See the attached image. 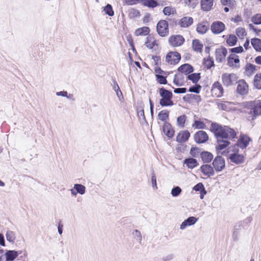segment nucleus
Masks as SVG:
<instances>
[{
    "label": "nucleus",
    "instance_id": "1",
    "mask_svg": "<svg viewBox=\"0 0 261 261\" xmlns=\"http://www.w3.org/2000/svg\"><path fill=\"white\" fill-rule=\"evenodd\" d=\"M210 130L214 133L218 145L216 146L217 150H222L227 147L230 142L229 139H234L236 136V132L228 126H222L217 123H212Z\"/></svg>",
    "mask_w": 261,
    "mask_h": 261
},
{
    "label": "nucleus",
    "instance_id": "2",
    "mask_svg": "<svg viewBox=\"0 0 261 261\" xmlns=\"http://www.w3.org/2000/svg\"><path fill=\"white\" fill-rule=\"evenodd\" d=\"M242 106L245 109L244 112L250 115L251 120L261 115V100L244 102Z\"/></svg>",
    "mask_w": 261,
    "mask_h": 261
},
{
    "label": "nucleus",
    "instance_id": "3",
    "mask_svg": "<svg viewBox=\"0 0 261 261\" xmlns=\"http://www.w3.org/2000/svg\"><path fill=\"white\" fill-rule=\"evenodd\" d=\"M159 94L162 98L160 100V104L162 107L172 106L174 105L172 98V93L164 88L159 89Z\"/></svg>",
    "mask_w": 261,
    "mask_h": 261
},
{
    "label": "nucleus",
    "instance_id": "4",
    "mask_svg": "<svg viewBox=\"0 0 261 261\" xmlns=\"http://www.w3.org/2000/svg\"><path fill=\"white\" fill-rule=\"evenodd\" d=\"M156 31L161 37H165L169 34L168 23L166 20L159 21L156 25Z\"/></svg>",
    "mask_w": 261,
    "mask_h": 261
},
{
    "label": "nucleus",
    "instance_id": "5",
    "mask_svg": "<svg viewBox=\"0 0 261 261\" xmlns=\"http://www.w3.org/2000/svg\"><path fill=\"white\" fill-rule=\"evenodd\" d=\"M237 75L234 73H225L222 75V81L223 85L226 87H229L237 83L238 80Z\"/></svg>",
    "mask_w": 261,
    "mask_h": 261
},
{
    "label": "nucleus",
    "instance_id": "6",
    "mask_svg": "<svg viewBox=\"0 0 261 261\" xmlns=\"http://www.w3.org/2000/svg\"><path fill=\"white\" fill-rule=\"evenodd\" d=\"M237 84L236 92L241 96L247 95L249 91V86L244 80H240L236 83Z\"/></svg>",
    "mask_w": 261,
    "mask_h": 261
},
{
    "label": "nucleus",
    "instance_id": "7",
    "mask_svg": "<svg viewBox=\"0 0 261 261\" xmlns=\"http://www.w3.org/2000/svg\"><path fill=\"white\" fill-rule=\"evenodd\" d=\"M181 59L180 55L176 51L169 52L166 56V61L170 64L175 65Z\"/></svg>",
    "mask_w": 261,
    "mask_h": 261
},
{
    "label": "nucleus",
    "instance_id": "8",
    "mask_svg": "<svg viewBox=\"0 0 261 261\" xmlns=\"http://www.w3.org/2000/svg\"><path fill=\"white\" fill-rule=\"evenodd\" d=\"M184 41V38L180 35H172L169 38V44L173 47L180 46Z\"/></svg>",
    "mask_w": 261,
    "mask_h": 261
},
{
    "label": "nucleus",
    "instance_id": "9",
    "mask_svg": "<svg viewBox=\"0 0 261 261\" xmlns=\"http://www.w3.org/2000/svg\"><path fill=\"white\" fill-rule=\"evenodd\" d=\"M213 165L215 170L220 172L225 167V160L221 156L218 155L213 161Z\"/></svg>",
    "mask_w": 261,
    "mask_h": 261
},
{
    "label": "nucleus",
    "instance_id": "10",
    "mask_svg": "<svg viewBox=\"0 0 261 261\" xmlns=\"http://www.w3.org/2000/svg\"><path fill=\"white\" fill-rule=\"evenodd\" d=\"M216 60L217 62L222 63L225 60L227 50L225 47L217 48L215 51Z\"/></svg>",
    "mask_w": 261,
    "mask_h": 261
},
{
    "label": "nucleus",
    "instance_id": "11",
    "mask_svg": "<svg viewBox=\"0 0 261 261\" xmlns=\"http://www.w3.org/2000/svg\"><path fill=\"white\" fill-rule=\"evenodd\" d=\"M194 139L197 143H203L208 140V136L205 132L199 130L195 134Z\"/></svg>",
    "mask_w": 261,
    "mask_h": 261
},
{
    "label": "nucleus",
    "instance_id": "12",
    "mask_svg": "<svg viewBox=\"0 0 261 261\" xmlns=\"http://www.w3.org/2000/svg\"><path fill=\"white\" fill-rule=\"evenodd\" d=\"M223 88L219 82H215L212 86L211 92L216 97H221L223 94Z\"/></svg>",
    "mask_w": 261,
    "mask_h": 261
},
{
    "label": "nucleus",
    "instance_id": "13",
    "mask_svg": "<svg viewBox=\"0 0 261 261\" xmlns=\"http://www.w3.org/2000/svg\"><path fill=\"white\" fill-rule=\"evenodd\" d=\"M224 29L225 25L221 21L214 22L211 25V30L212 32L216 34L221 33L224 30Z\"/></svg>",
    "mask_w": 261,
    "mask_h": 261
},
{
    "label": "nucleus",
    "instance_id": "14",
    "mask_svg": "<svg viewBox=\"0 0 261 261\" xmlns=\"http://www.w3.org/2000/svg\"><path fill=\"white\" fill-rule=\"evenodd\" d=\"M21 253V251L6 250L4 254L6 257L5 261H13Z\"/></svg>",
    "mask_w": 261,
    "mask_h": 261
},
{
    "label": "nucleus",
    "instance_id": "15",
    "mask_svg": "<svg viewBox=\"0 0 261 261\" xmlns=\"http://www.w3.org/2000/svg\"><path fill=\"white\" fill-rule=\"evenodd\" d=\"M228 65L232 68H238L239 67L240 60L239 57L234 54L230 55L228 58Z\"/></svg>",
    "mask_w": 261,
    "mask_h": 261
},
{
    "label": "nucleus",
    "instance_id": "16",
    "mask_svg": "<svg viewBox=\"0 0 261 261\" xmlns=\"http://www.w3.org/2000/svg\"><path fill=\"white\" fill-rule=\"evenodd\" d=\"M229 159L231 162L236 164H242L245 161V157L243 155L236 153L230 154L229 155Z\"/></svg>",
    "mask_w": 261,
    "mask_h": 261
},
{
    "label": "nucleus",
    "instance_id": "17",
    "mask_svg": "<svg viewBox=\"0 0 261 261\" xmlns=\"http://www.w3.org/2000/svg\"><path fill=\"white\" fill-rule=\"evenodd\" d=\"M200 170L204 175L208 177L213 176L214 174V170L210 165L204 164L201 166Z\"/></svg>",
    "mask_w": 261,
    "mask_h": 261
},
{
    "label": "nucleus",
    "instance_id": "18",
    "mask_svg": "<svg viewBox=\"0 0 261 261\" xmlns=\"http://www.w3.org/2000/svg\"><path fill=\"white\" fill-rule=\"evenodd\" d=\"M163 131L164 134L169 138H172L174 133L171 125L168 122H165L163 126Z\"/></svg>",
    "mask_w": 261,
    "mask_h": 261
},
{
    "label": "nucleus",
    "instance_id": "19",
    "mask_svg": "<svg viewBox=\"0 0 261 261\" xmlns=\"http://www.w3.org/2000/svg\"><path fill=\"white\" fill-rule=\"evenodd\" d=\"M193 67L189 64H184L180 66L178 68V71L184 73L186 75H189L193 71Z\"/></svg>",
    "mask_w": 261,
    "mask_h": 261
},
{
    "label": "nucleus",
    "instance_id": "20",
    "mask_svg": "<svg viewBox=\"0 0 261 261\" xmlns=\"http://www.w3.org/2000/svg\"><path fill=\"white\" fill-rule=\"evenodd\" d=\"M213 4L214 0H201V7L203 11H210L213 6Z\"/></svg>",
    "mask_w": 261,
    "mask_h": 261
},
{
    "label": "nucleus",
    "instance_id": "21",
    "mask_svg": "<svg viewBox=\"0 0 261 261\" xmlns=\"http://www.w3.org/2000/svg\"><path fill=\"white\" fill-rule=\"evenodd\" d=\"M233 104L231 102L224 101L217 102V107L219 110L229 111L231 110V105Z\"/></svg>",
    "mask_w": 261,
    "mask_h": 261
},
{
    "label": "nucleus",
    "instance_id": "22",
    "mask_svg": "<svg viewBox=\"0 0 261 261\" xmlns=\"http://www.w3.org/2000/svg\"><path fill=\"white\" fill-rule=\"evenodd\" d=\"M250 140L251 139L248 136L246 135L241 136L238 141L239 146L242 149L246 148Z\"/></svg>",
    "mask_w": 261,
    "mask_h": 261
},
{
    "label": "nucleus",
    "instance_id": "23",
    "mask_svg": "<svg viewBox=\"0 0 261 261\" xmlns=\"http://www.w3.org/2000/svg\"><path fill=\"white\" fill-rule=\"evenodd\" d=\"M190 136V134L188 131L181 132L176 137V141L179 143L184 142L189 139Z\"/></svg>",
    "mask_w": 261,
    "mask_h": 261
},
{
    "label": "nucleus",
    "instance_id": "24",
    "mask_svg": "<svg viewBox=\"0 0 261 261\" xmlns=\"http://www.w3.org/2000/svg\"><path fill=\"white\" fill-rule=\"evenodd\" d=\"M184 164L186 165L188 168L193 169L198 165L197 160L193 158H189L184 161Z\"/></svg>",
    "mask_w": 261,
    "mask_h": 261
},
{
    "label": "nucleus",
    "instance_id": "25",
    "mask_svg": "<svg viewBox=\"0 0 261 261\" xmlns=\"http://www.w3.org/2000/svg\"><path fill=\"white\" fill-rule=\"evenodd\" d=\"M201 158L204 163H210L213 159V155L208 151H203L200 153Z\"/></svg>",
    "mask_w": 261,
    "mask_h": 261
},
{
    "label": "nucleus",
    "instance_id": "26",
    "mask_svg": "<svg viewBox=\"0 0 261 261\" xmlns=\"http://www.w3.org/2000/svg\"><path fill=\"white\" fill-rule=\"evenodd\" d=\"M150 30L148 27H144L137 29L135 34L136 36H146L149 33Z\"/></svg>",
    "mask_w": 261,
    "mask_h": 261
},
{
    "label": "nucleus",
    "instance_id": "27",
    "mask_svg": "<svg viewBox=\"0 0 261 261\" xmlns=\"http://www.w3.org/2000/svg\"><path fill=\"white\" fill-rule=\"evenodd\" d=\"M192 23V17H182L179 21V24L181 27H188Z\"/></svg>",
    "mask_w": 261,
    "mask_h": 261
},
{
    "label": "nucleus",
    "instance_id": "28",
    "mask_svg": "<svg viewBox=\"0 0 261 261\" xmlns=\"http://www.w3.org/2000/svg\"><path fill=\"white\" fill-rule=\"evenodd\" d=\"M203 44L198 39H195L192 42V48L194 50L201 53L202 50Z\"/></svg>",
    "mask_w": 261,
    "mask_h": 261
},
{
    "label": "nucleus",
    "instance_id": "29",
    "mask_svg": "<svg viewBox=\"0 0 261 261\" xmlns=\"http://www.w3.org/2000/svg\"><path fill=\"white\" fill-rule=\"evenodd\" d=\"M139 2L142 5L149 8H154L157 6V2L153 0H138Z\"/></svg>",
    "mask_w": 261,
    "mask_h": 261
},
{
    "label": "nucleus",
    "instance_id": "30",
    "mask_svg": "<svg viewBox=\"0 0 261 261\" xmlns=\"http://www.w3.org/2000/svg\"><path fill=\"white\" fill-rule=\"evenodd\" d=\"M208 24L206 23H200L198 24L197 27V31L201 34H203L206 32L208 29Z\"/></svg>",
    "mask_w": 261,
    "mask_h": 261
},
{
    "label": "nucleus",
    "instance_id": "31",
    "mask_svg": "<svg viewBox=\"0 0 261 261\" xmlns=\"http://www.w3.org/2000/svg\"><path fill=\"white\" fill-rule=\"evenodd\" d=\"M169 112L167 110H162L159 112L158 115V118L163 122H167L169 119Z\"/></svg>",
    "mask_w": 261,
    "mask_h": 261
},
{
    "label": "nucleus",
    "instance_id": "32",
    "mask_svg": "<svg viewBox=\"0 0 261 261\" xmlns=\"http://www.w3.org/2000/svg\"><path fill=\"white\" fill-rule=\"evenodd\" d=\"M251 45L257 51H261V39L253 38L251 41Z\"/></svg>",
    "mask_w": 261,
    "mask_h": 261
},
{
    "label": "nucleus",
    "instance_id": "33",
    "mask_svg": "<svg viewBox=\"0 0 261 261\" xmlns=\"http://www.w3.org/2000/svg\"><path fill=\"white\" fill-rule=\"evenodd\" d=\"M253 85L256 89H261V73H257L254 76Z\"/></svg>",
    "mask_w": 261,
    "mask_h": 261
},
{
    "label": "nucleus",
    "instance_id": "34",
    "mask_svg": "<svg viewBox=\"0 0 261 261\" xmlns=\"http://www.w3.org/2000/svg\"><path fill=\"white\" fill-rule=\"evenodd\" d=\"M74 189L76 191V193H78L81 195H83L85 193L86 187L81 184H74Z\"/></svg>",
    "mask_w": 261,
    "mask_h": 261
},
{
    "label": "nucleus",
    "instance_id": "35",
    "mask_svg": "<svg viewBox=\"0 0 261 261\" xmlns=\"http://www.w3.org/2000/svg\"><path fill=\"white\" fill-rule=\"evenodd\" d=\"M7 240L10 243H13L15 240V233L11 230H7L6 234Z\"/></svg>",
    "mask_w": 261,
    "mask_h": 261
},
{
    "label": "nucleus",
    "instance_id": "36",
    "mask_svg": "<svg viewBox=\"0 0 261 261\" xmlns=\"http://www.w3.org/2000/svg\"><path fill=\"white\" fill-rule=\"evenodd\" d=\"M237 42V38L234 35H230L226 39V42L230 46L234 45Z\"/></svg>",
    "mask_w": 261,
    "mask_h": 261
},
{
    "label": "nucleus",
    "instance_id": "37",
    "mask_svg": "<svg viewBox=\"0 0 261 261\" xmlns=\"http://www.w3.org/2000/svg\"><path fill=\"white\" fill-rule=\"evenodd\" d=\"M200 78V73H192L189 74L187 79L191 80L193 83L196 84Z\"/></svg>",
    "mask_w": 261,
    "mask_h": 261
},
{
    "label": "nucleus",
    "instance_id": "38",
    "mask_svg": "<svg viewBox=\"0 0 261 261\" xmlns=\"http://www.w3.org/2000/svg\"><path fill=\"white\" fill-rule=\"evenodd\" d=\"M192 126L197 129H204L206 126L205 124L201 121L195 120L194 123L193 124Z\"/></svg>",
    "mask_w": 261,
    "mask_h": 261
},
{
    "label": "nucleus",
    "instance_id": "39",
    "mask_svg": "<svg viewBox=\"0 0 261 261\" xmlns=\"http://www.w3.org/2000/svg\"><path fill=\"white\" fill-rule=\"evenodd\" d=\"M203 64L205 67L207 69H210L214 66V61L210 57H208L207 59H204Z\"/></svg>",
    "mask_w": 261,
    "mask_h": 261
},
{
    "label": "nucleus",
    "instance_id": "40",
    "mask_svg": "<svg viewBox=\"0 0 261 261\" xmlns=\"http://www.w3.org/2000/svg\"><path fill=\"white\" fill-rule=\"evenodd\" d=\"M193 190H195V191H199V192H203L204 194H206V192L205 190L204 187L203 185L202 184V183H201V182H199L198 184L196 185L194 187Z\"/></svg>",
    "mask_w": 261,
    "mask_h": 261
},
{
    "label": "nucleus",
    "instance_id": "41",
    "mask_svg": "<svg viewBox=\"0 0 261 261\" xmlns=\"http://www.w3.org/2000/svg\"><path fill=\"white\" fill-rule=\"evenodd\" d=\"M155 78L156 81L160 84H166L167 81L166 76L163 75L155 74Z\"/></svg>",
    "mask_w": 261,
    "mask_h": 261
},
{
    "label": "nucleus",
    "instance_id": "42",
    "mask_svg": "<svg viewBox=\"0 0 261 261\" xmlns=\"http://www.w3.org/2000/svg\"><path fill=\"white\" fill-rule=\"evenodd\" d=\"M186 119V116L185 115H183L179 116L177 119V123L179 126L181 127H184Z\"/></svg>",
    "mask_w": 261,
    "mask_h": 261
},
{
    "label": "nucleus",
    "instance_id": "43",
    "mask_svg": "<svg viewBox=\"0 0 261 261\" xmlns=\"http://www.w3.org/2000/svg\"><path fill=\"white\" fill-rule=\"evenodd\" d=\"M181 191V189L179 187L176 186L171 190V194L173 197H177L179 195Z\"/></svg>",
    "mask_w": 261,
    "mask_h": 261
},
{
    "label": "nucleus",
    "instance_id": "44",
    "mask_svg": "<svg viewBox=\"0 0 261 261\" xmlns=\"http://www.w3.org/2000/svg\"><path fill=\"white\" fill-rule=\"evenodd\" d=\"M164 14L165 15H170L174 14L175 9L171 7H166L163 10Z\"/></svg>",
    "mask_w": 261,
    "mask_h": 261
},
{
    "label": "nucleus",
    "instance_id": "45",
    "mask_svg": "<svg viewBox=\"0 0 261 261\" xmlns=\"http://www.w3.org/2000/svg\"><path fill=\"white\" fill-rule=\"evenodd\" d=\"M151 38L148 37L145 42V46L149 49H152L156 44L155 41H151Z\"/></svg>",
    "mask_w": 261,
    "mask_h": 261
},
{
    "label": "nucleus",
    "instance_id": "46",
    "mask_svg": "<svg viewBox=\"0 0 261 261\" xmlns=\"http://www.w3.org/2000/svg\"><path fill=\"white\" fill-rule=\"evenodd\" d=\"M103 11H105L106 14H107L110 16H112L114 15V12L112 10V7L111 5L109 4H108L105 7H104Z\"/></svg>",
    "mask_w": 261,
    "mask_h": 261
},
{
    "label": "nucleus",
    "instance_id": "47",
    "mask_svg": "<svg viewBox=\"0 0 261 261\" xmlns=\"http://www.w3.org/2000/svg\"><path fill=\"white\" fill-rule=\"evenodd\" d=\"M245 69L247 72L251 74L255 70V66L251 63L247 64Z\"/></svg>",
    "mask_w": 261,
    "mask_h": 261
},
{
    "label": "nucleus",
    "instance_id": "48",
    "mask_svg": "<svg viewBox=\"0 0 261 261\" xmlns=\"http://www.w3.org/2000/svg\"><path fill=\"white\" fill-rule=\"evenodd\" d=\"M201 89V86L199 85L196 84L194 86L190 87L189 89V91L190 92L199 93Z\"/></svg>",
    "mask_w": 261,
    "mask_h": 261
},
{
    "label": "nucleus",
    "instance_id": "49",
    "mask_svg": "<svg viewBox=\"0 0 261 261\" xmlns=\"http://www.w3.org/2000/svg\"><path fill=\"white\" fill-rule=\"evenodd\" d=\"M185 3L189 7L194 8L198 4V0H185Z\"/></svg>",
    "mask_w": 261,
    "mask_h": 261
},
{
    "label": "nucleus",
    "instance_id": "50",
    "mask_svg": "<svg viewBox=\"0 0 261 261\" xmlns=\"http://www.w3.org/2000/svg\"><path fill=\"white\" fill-rule=\"evenodd\" d=\"M133 235L134 236L135 238L140 243H141L142 241V235L140 231L137 229H136L133 232Z\"/></svg>",
    "mask_w": 261,
    "mask_h": 261
},
{
    "label": "nucleus",
    "instance_id": "51",
    "mask_svg": "<svg viewBox=\"0 0 261 261\" xmlns=\"http://www.w3.org/2000/svg\"><path fill=\"white\" fill-rule=\"evenodd\" d=\"M179 76H181V74H175L173 79V83L177 86H180L183 85V83L180 81Z\"/></svg>",
    "mask_w": 261,
    "mask_h": 261
},
{
    "label": "nucleus",
    "instance_id": "52",
    "mask_svg": "<svg viewBox=\"0 0 261 261\" xmlns=\"http://www.w3.org/2000/svg\"><path fill=\"white\" fill-rule=\"evenodd\" d=\"M197 218H196L195 217H189L185 220L186 222L188 223V225L191 226L195 224L197 221Z\"/></svg>",
    "mask_w": 261,
    "mask_h": 261
},
{
    "label": "nucleus",
    "instance_id": "53",
    "mask_svg": "<svg viewBox=\"0 0 261 261\" xmlns=\"http://www.w3.org/2000/svg\"><path fill=\"white\" fill-rule=\"evenodd\" d=\"M236 34L238 37L242 38L246 35L245 30L242 28H238L236 30Z\"/></svg>",
    "mask_w": 261,
    "mask_h": 261
},
{
    "label": "nucleus",
    "instance_id": "54",
    "mask_svg": "<svg viewBox=\"0 0 261 261\" xmlns=\"http://www.w3.org/2000/svg\"><path fill=\"white\" fill-rule=\"evenodd\" d=\"M151 180L152 187L155 190L157 189L158 187H157V185H156V176H155V173L153 171H152V173H151Z\"/></svg>",
    "mask_w": 261,
    "mask_h": 261
},
{
    "label": "nucleus",
    "instance_id": "55",
    "mask_svg": "<svg viewBox=\"0 0 261 261\" xmlns=\"http://www.w3.org/2000/svg\"><path fill=\"white\" fill-rule=\"evenodd\" d=\"M221 3L224 6L231 7L233 3V0H221Z\"/></svg>",
    "mask_w": 261,
    "mask_h": 261
},
{
    "label": "nucleus",
    "instance_id": "56",
    "mask_svg": "<svg viewBox=\"0 0 261 261\" xmlns=\"http://www.w3.org/2000/svg\"><path fill=\"white\" fill-rule=\"evenodd\" d=\"M230 51L231 53H241L243 51V48L241 46L232 48L230 49Z\"/></svg>",
    "mask_w": 261,
    "mask_h": 261
},
{
    "label": "nucleus",
    "instance_id": "57",
    "mask_svg": "<svg viewBox=\"0 0 261 261\" xmlns=\"http://www.w3.org/2000/svg\"><path fill=\"white\" fill-rule=\"evenodd\" d=\"M199 149L197 147H192L190 150V154L194 157H196L198 155Z\"/></svg>",
    "mask_w": 261,
    "mask_h": 261
},
{
    "label": "nucleus",
    "instance_id": "58",
    "mask_svg": "<svg viewBox=\"0 0 261 261\" xmlns=\"http://www.w3.org/2000/svg\"><path fill=\"white\" fill-rule=\"evenodd\" d=\"M187 91L186 88H177L174 90V92L176 94L185 93Z\"/></svg>",
    "mask_w": 261,
    "mask_h": 261
},
{
    "label": "nucleus",
    "instance_id": "59",
    "mask_svg": "<svg viewBox=\"0 0 261 261\" xmlns=\"http://www.w3.org/2000/svg\"><path fill=\"white\" fill-rule=\"evenodd\" d=\"M154 71L156 73V74H160V75H166V72L164 71L160 67H155L154 69Z\"/></svg>",
    "mask_w": 261,
    "mask_h": 261
},
{
    "label": "nucleus",
    "instance_id": "60",
    "mask_svg": "<svg viewBox=\"0 0 261 261\" xmlns=\"http://www.w3.org/2000/svg\"><path fill=\"white\" fill-rule=\"evenodd\" d=\"M251 21L255 24H261V17H251Z\"/></svg>",
    "mask_w": 261,
    "mask_h": 261
},
{
    "label": "nucleus",
    "instance_id": "61",
    "mask_svg": "<svg viewBox=\"0 0 261 261\" xmlns=\"http://www.w3.org/2000/svg\"><path fill=\"white\" fill-rule=\"evenodd\" d=\"M239 234V229L234 228L232 233V238L234 241H237L238 239V236Z\"/></svg>",
    "mask_w": 261,
    "mask_h": 261
},
{
    "label": "nucleus",
    "instance_id": "62",
    "mask_svg": "<svg viewBox=\"0 0 261 261\" xmlns=\"http://www.w3.org/2000/svg\"><path fill=\"white\" fill-rule=\"evenodd\" d=\"M174 258V255L173 254H170L167 256L163 257V260L164 261H170Z\"/></svg>",
    "mask_w": 261,
    "mask_h": 261
},
{
    "label": "nucleus",
    "instance_id": "63",
    "mask_svg": "<svg viewBox=\"0 0 261 261\" xmlns=\"http://www.w3.org/2000/svg\"><path fill=\"white\" fill-rule=\"evenodd\" d=\"M0 245L2 246H6L4 236L2 233H0Z\"/></svg>",
    "mask_w": 261,
    "mask_h": 261
},
{
    "label": "nucleus",
    "instance_id": "64",
    "mask_svg": "<svg viewBox=\"0 0 261 261\" xmlns=\"http://www.w3.org/2000/svg\"><path fill=\"white\" fill-rule=\"evenodd\" d=\"M112 85L113 86V89L114 91H118L119 90V87L115 80H113V83Z\"/></svg>",
    "mask_w": 261,
    "mask_h": 261
}]
</instances>
